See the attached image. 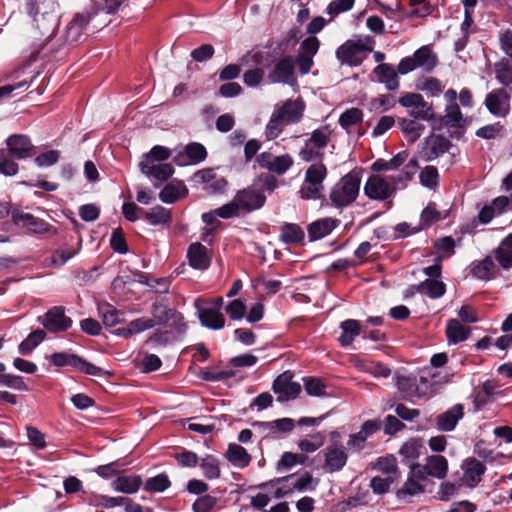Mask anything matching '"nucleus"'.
I'll return each instance as SVG.
<instances>
[{
  "mask_svg": "<svg viewBox=\"0 0 512 512\" xmlns=\"http://www.w3.org/2000/svg\"><path fill=\"white\" fill-rule=\"evenodd\" d=\"M472 25H473L472 11L471 10H467V11H465L464 21L461 24V30L463 32V35H462L461 38H459L455 42V50L456 51H461V50H463L465 48V46H466V44L468 42L469 34L473 30L472 29Z\"/></svg>",
  "mask_w": 512,
  "mask_h": 512,
  "instance_id": "57",
  "label": "nucleus"
},
{
  "mask_svg": "<svg viewBox=\"0 0 512 512\" xmlns=\"http://www.w3.org/2000/svg\"><path fill=\"white\" fill-rule=\"evenodd\" d=\"M418 88L428 95L435 97L442 93L444 86L441 81L434 77H425L419 80Z\"/></svg>",
  "mask_w": 512,
  "mask_h": 512,
  "instance_id": "55",
  "label": "nucleus"
},
{
  "mask_svg": "<svg viewBox=\"0 0 512 512\" xmlns=\"http://www.w3.org/2000/svg\"><path fill=\"white\" fill-rule=\"evenodd\" d=\"M199 319L203 326L219 330L225 325V317L218 309L202 308L199 310Z\"/></svg>",
  "mask_w": 512,
  "mask_h": 512,
  "instance_id": "33",
  "label": "nucleus"
},
{
  "mask_svg": "<svg viewBox=\"0 0 512 512\" xmlns=\"http://www.w3.org/2000/svg\"><path fill=\"white\" fill-rule=\"evenodd\" d=\"M216 503L217 499L215 497L204 495L194 502L192 509L194 512H212Z\"/></svg>",
  "mask_w": 512,
  "mask_h": 512,
  "instance_id": "63",
  "label": "nucleus"
},
{
  "mask_svg": "<svg viewBox=\"0 0 512 512\" xmlns=\"http://www.w3.org/2000/svg\"><path fill=\"white\" fill-rule=\"evenodd\" d=\"M471 329L462 325L457 319H450L446 324V336L449 343L457 344L465 341Z\"/></svg>",
  "mask_w": 512,
  "mask_h": 512,
  "instance_id": "37",
  "label": "nucleus"
},
{
  "mask_svg": "<svg viewBox=\"0 0 512 512\" xmlns=\"http://www.w3.org/2000/svg\"><path fill=\"white\" fill-rule=\"evenodd\" d=\"M464 416L462 404H455L452 408L436 417V427L440 431L449 432L455 429L458 421Z\"/></svg>",
  "mask_w": 512,
  "mask_h": 512,
  "instance_id": "21",
  "label": "nucleus"
},
{
  "mask_svg": "<svg viewBox=\"0 0 512 512\" xmlns=\"http://www.w3.org/2000/svg\"><path fill=\"white\" fill-rule=\"evenodd\" d=\"M234 200L240 212L249 213L260 209L266 200L263 193V186L254 182L251 186L236 193Z\"/></svg>",
  "mask_w": 512,
  "mask_h": 512,
  "instance_id": "6",
  "label": "nucleus"
},
{
  "mask_svg": "<svg viewBox=\"0 0 512 512\" xmlns=\"http://www.w3.org/2000/svg\"><path fill=\"white\" fill-rule=\"evenodd\" d=\"M363 120V111L359 108L353 107L345 110L339 117V125L347 132L350 128L361 123Z\"/></svg>",
  "mask_w": 512,
  "mask_h": 512,
  "instance_id": "49",
  "label": "nucleus"
},
{
  "mask_svg": "<svg viewBox=\"0 0 512 512\" xmlns=\"http://www.w3.org/2000/svg\"><path fill=\"white\" fill-rule=\"evenodd\" d=\"M374 468L382 472L385 477L398 480L400 473L397 466V460L393 455H386L377 459Z\"/></svg>",
  "mask_w": 512,
  "mask_h": 512,
  "instance_id": "42",
  "label": "nucleus"
},
{
  "mask_svg": "<svg viewBox=\"0 0 512 512\" xmlns=\"http://www.w3.org/2000/svg\"><path fill=\"white\" fill-rule=\"evenodd\" d=\"M396 192L395 185H391L389 179H385L380 175H371L365 185V195L373 200H386Z\"/></svg>",
  "mask_w": 512,
  "mask_h": 512,
  "instance_id": "14",
  "label": "nucleus"
},
{
  "mask_svg": "<svg viewBox=\"0 0 512 512\" xmlns=\"http://www.w3.org/2000/svg\"><path fill=\"white\" fill-rule=\"evenodd\" d=\"M7 146L11 155L17 159H24L31 156L33 145L30 139L25 135H12L7 141Z\"/></svg>",
  "mask_w": 512,
  "mask_h": 512,
  "instance_id": "26",
  "label": "nucleus"
},
{
  "mask_svg": "<svg viewBox=\"0 0 512 512\" xmlns=\"http://www.w3.org/2000/svg\"><path fill=\"white\" fill-rule=\"evenodd\" d=\"M421 447L418 440L411 439L401 446L399 453L408 462H413L419 457Z\"/></svg>",
  "mask_w": 512,
  "mask_h": 512,
  "instance_id": "58",
  "label": "nucleus"
},
{
  "mask_svg": "<svg viewBox=\"0 0 512 512\" xmlns=\"http://www.w3.org/2000/svg\"><path fill=\"white\" fill-rule=\"evenodd\" d=\"M203 476L208 480L218 479L221 475L220 460L213 455H206L200 460Z\"/></svg>",
  "mask_w": 512,
  "mask_h": 512,
  "instance_id": "43",
  "label": "nucleus"
},
{
  "mask_svg": "<svg viewBox=\"0 0 512 512\" xmlns=\"http://www.w3.org/2000/svg\"><path fill=\"white\" fill-rule=\"evenodd\" d=\"M462 469V481L469 487H475L481 481V477L485 472L484 464L475 458L464 461Z\"/></svg>",
  "mask_w": 512,
  "mask_h": 512,
  "instance_id": "24",
  "label": "nucleus"
},
{
  "mask_svg": "<svg viewBox=\"0 0 512 512\" xmlns=\"http://www.w3.org/2000/svg\"><path fill=\"white\" fill-rule=\"evenodd\" d=\"M38 6L36 0H26V10L27 13L34 17V21L36 22L37 29H39L42 35H47L45 43L37 50V54L41 55V57H47L50 52L45 51L46 46L52 41V36L54 35L57 19L54 15L43 12L41 15H38L37 12Z\"/></svg>",
  "mask_w": 512,
  "mask_h": 512,
  "instance_id": "3",
  "label": "nucleus"
},
{
  "mask_svg": "<svg viewBox=\"0 0 512 512\" xmlns=\"http://www.w3.org/2000/svg\"><path fill=\"white\" fill-rule=\"evenodd\" d=\"M324 443V436L317 433L311 436V439H302L298 443V447L302 452L313 453L318 450Z\"/></svg>",
  "mask_w": 512,
  "mask_h": 512,
  "instance_id": "60",
  "label": "nucleus"
},
{
  "mask_svg": "<svg viewBox=\"0 0 512 512\" xmlns=\"http://www.w3.org/2000/svg\"><path fill=\"white\" fill-rule=\"evenodd\" d=\"M171 482L168 475L165 473L158 474L154 477L148 478L145 482L144 488L149 492H163L170 486Z\"/></svg>",
  "mask_w": 512,
  "mask_h": 512,
  "instance_id": "54",
  "label": "nucleus"
},
{
  "mask_svg": "<svg viewBox=\"0 0 512 512\" xmlns=\"http://www.w3.org/2000/svg\"><path fill=\"white\" fill-rule=\"evenodd\" d=\"M151 313L152 318H150V320L153 322V327L155 325H162L171 321L170 326L178 329L179 331L185 329L182 315L162 302H155L152 305Z\"/></svg>",
  "mask_w": 512,
  "mask_h": 512,
  "instance_id": "13",
  "label": "nucleus"
},
{
  "mask_svg": "<svg viewBox=\"0 0 512 512\" xmlns=\"http://www.w3.org/2000/svg\"><path fill=\"white\" fill-rule=\"evenodd\" d=\"M444 125L452 128H461L465 126L466 119L464 118L459 105L447 104L445 107V113L442 117Z\"/></svg>",
  "mask_w": 512,
  "mask_h": 512,
  "instance_id": "41",
  "label": "nucleus"
},
{
  "mask_svg": "<svg viewBox=\"0 0 512 512\" xmlns=\"http://www.w3.org/2000/svg\"><path fill=\"white\" fill-rule=\"evenodd\" d=\"M359 174L352 171L344 175L331 189L330 200L336 207H345L353 203L360 190Z\"/></svg>",
  "mask_w": 512,
  "mask_h": 512,
  "instance_id": "1",
  "label": "nucleus"
},
{
  "mask_svg": "<svg viewBox=\"0 0 512 512\" xmlns=\"http://www.w3.org/2000/svg\"><path fill=\"white\" fill-rule=\"evenodd\" d=\"M418 170V161L415 158L410 159L403 167V169L395 174L389 176V181L391 185H395L396 189L399 185L403 187L406 186V183L411 181L413 176Z\"/></svg>",
  "mask_w": 512,
  "mask_h": 512,
  "instance_id": "40",
  "label": "nucleus"
},
{
  "mask_svg": "<svg viewBox=\"0 0 512 512\" xmlns=\"http://www.w3.org/2000/svg\"><path fill=\"white\" fill-rule=\"evenodd\" d=\"M400 105L411 108L410 116L415 119L433 120L434 112L432 105L426 102L421 94L407 93L399 99Z\"/></svg>",
  "mask_w": 512,
  "mask_h": 512,
  "instance_id": "9",
  "label": "nucleus"
},
{
  "mask_svg": "<svg viewBox=\"0 0 512 512\" xmlns=\"http://www.w3.org/2000/svg\"><path fill=\"white\" fill-rule=\"evenodd\" d=\"M340 224V220L333 217L318 219L309 224L307 231L311 241L319 240L329 235Z\"/></svg>",
  "mask_w": 512,
  "mask_h": 512,
  "instance_id": "23",
  "label": "nucleus"
},
{
  "mask_svg": "<svg viewBox=\"0 0 512 512\" xmlns=\"http://www.w3.org/2000/svg\"><path fill=\"white\" fill-rule=\"evenodd\" d=\"M493 256L498 262L499 266L508 270L512 267V236L509 234L499 244V246L493 250Z\"/></svg>",
  "mask_w": 512,
  "mask_h": 512,
  "instance_id": "30",
  "label": "nucleus"
},
{
  "mask_svg": "<svg viewBox=\"0 0 512 512\" xmlns=\"http://www.w3.org/2000/svg\"><path fill=\"white\" fill-rule=\"evenodd\" d=\"M331 139V130L328 126H323L314 130L310 139L307 141L317 149L325 148Z\"/></svg>",
  "mask_w": 512,
  "mask_h": 512,
  "instance_id": "53",
  "label": "nucleus"
},
{
  "mask_svg": "<svg viewBox=\"0 0 512 512\" xmlns=\"http://www.w3.org/2000/svg\"><path fill=\"white\" fill-rule=\"evenodd\" d=\"M287 124L280 118V116L273 111L269 122L265 128V136L268 140L277 138L283 131L284 126Z\"/></svg>",
  "mask_w": 512,
  "mask_h": 512,
  "instance_id": "56",
  "label": "nucleus"
},
{
  "mask_svg": "<svg viewBox=\"0 0 512 512\" xmlns=\"http://www.w3.org/2000/svg\"><path fill=\"white\" fill-rule=\"evenodd\" d=\"M274 483L277 485L275 490L276 498L285 497L293 491H312L315 489L317 484L309 472H305L299 477L289 475L287 477L278 478Z\"/></svg>",
  "mask_w": 512,
  "mask_h": 512,
  "instance_id": "5",
  "label": "nucleus"
},
{
  "mask_svg": "<svg viewBox=\"0 0 512 512\" xmlns=\"http://www.w3.org/2000/svg\"><path fill=\"white\" fill-rule=\"evenodd\" d=\"M295 61L291 56L281 58L269 73L268 78L272 83H292L294 78Z\"/></svg>",
  "mask_w": 512,
  "mask_h": 512,
  "instance_id": "18",
  "label": "nucleus"
},
{
  "mask_svg": "<svg viewBox=\"0 0 512 512\" xmlns=\"http://www.w3.org/2000/svg\"><path fill=\"white\" fill-rule=\"evenodd\" d=\"M399 126L410 142H415L425 129V126L416 119L403 118L399 121Z\"/></svg>",
  "mask_w": 512,
  "mask_h": 512,
  "instance_id": "45",
  "label": "nucleus"
},
{
  "mask_svg": "<svg viewBox=\"0 0 512 512\" xmlns=\"http://www.w3.org/2000/svg\"><path fill=\"white\" fill-rule=\"evenodd\" d=\"M420 182L423 186L433 188L437 186L439 180L438 170L434 166H426L420 172Z\"/></svg>",
  "mask_w": 512,
  "mask_h": 512,
  "instance_id": "61",
  "label": "nucleus"
},
{
  "mask_svg": "<svg viewBox=\"0 0 512 512\" xmlns=\"http://www.w3.org/2000/svg\"><path fill=\"white\" fill-rule=\"evenodd\" d=\"M95 14V12L90 11H83L75 14L67 27L66 40L69 43L78 42Z\"/></svg>",
  "mask_w": 512,
  "mask_h": 512,
  "instance_id": "19",
  "label": "nucleus"
},
{
  "mask_svg": "<svg viewBox=\"0 0 512 512\" xmlns=\"http://www.w3.org/2000/svg\"><path fill=\"white\" fill-rule=\"evenodd\" d=\"M413 60L416 67L422 68L426 72H430L437 65V56L428 46H422L413 54Z\"/></svg>",
  "mask_w": 512,
  "mask_h": 512,
  "instance_id": "39",
  "label": "nucleus"
},
{
  "mask_svg": "<svg viewBox=\"0 0 512 512\" xmlns=\"http://www.w3.org/2000/svg\"><path fill=\"white\" fill-rule=\"evenodd\" d=\"M325 472L334 473L342 470L347 463L348 453L346 448L340 443H332L323 451Z\"/></svg>",
  "mask_w": 512,
  "mask_h": 512,
  "instance_id": "12",
  "label": "nucleus"
},
{
  "mask_svg": "<svg viewBox=\"0 0 512 512\" xmlns=\"http://www.w3.org/2000/svg\"><path fill=\"white\" fill-rule=\"evenodd\" d=\"M327 173V168L323 163L310 165L305 172V179L299 190L300 197L305 200L320 199L323 196V182Z\"/></svg>",
  "mask_w": 512,
  "mask_h": 512,
  "instance_id": "2",
  "label": "nucleus"
},
{
  "mask_svg": "<svg viewBox=\"0 0 512 512\" xmlns=\"http://www.w3.org/2000/svg\"><path fill=\"white\" fill-rule=\"evenodd\" d=\"M292 373L285 371L273 383V390L278 394V401H287L295 398L301 392V385L292 381Z\"/></svg>",
  "mask_w": 512,
  "mask_h": 512,
  "instance_id": "16",
  "label": "nucleus"
},
{
  "mask_svg": "<svg viewBox=\"0 0 512 512\" xmlns=\"http://www.w3.org/2000/svg\"><path fill=\"white\" fill-rule=\"evenodd\" d=\"M450 147L451 142L446 137L431 134L425 139L421 154L426 161H433L446 153Z\"/></svg>",
  "mask_w": 512,
  "mask_h": 512,
  "instance_id": "17",
  "label": "nucleus"
},
{
  "mask_svg": "<svg viewBox=\"0 0 512 512\" xmlns=\"http://www.w3.org/2000/svg\"><path fill=\"white\" fill-rule=\"evenodd\" d=\"M207 157L206 148L200 143H190L185 147L184 153H179L174 161L178 165L196 164Z\"/></svg>",
  "mask_w": 512,
  "mask_h": 512,
  "instance_id": "25",
  "label": "nucleus"
},
{
  "mask_svg": "<svg viewBox=\"0 0 512 512\" xmlns=\"http://www.w3.org/2000/svg\"><path fill=\"white\" fill-rule=\"evenodd\" d=\"M511 97L512 88H496L486 95L484 105L492 115L505 118L511 110Z\"/></svg>",
  "mask_w": 512,
  "mask_h": 512,
  "instance_id": "7",
  "label": "nucleus"
},
{
  "mask_svg": "<svg viewBox=\"0 0 512 512\" xmlns=\"http://www.w3.org/2000/svg\"><path fill=\"white\" fill-rule=\"evenodd\" d=\"M307 456L303 453L285 452L276 464V470L280 473L291 470L296 465L306 462Z\"/></svg>",
  "mask_w": 512,
  "mask_h": 512,
  "instance_id": "44",
  "label": "nucleus"
},
{
  "mask_svg": "<svg viewBox=\"0 0 512 512\" xmlns=\"http://www.w3.org/2000/svg\"><path fill=\"white\" fill-rule=\"evenodd\" d=\"M304 239V232L297 224L286 223L281 227V240L285 243H299Z\"/></svg>",
  "mask_w": 512,
  "mask_h": 512,
  "instance_id": "51",
  "label": "nucleus"
},
{
  "mask_svg": "<svg viewBox=\"0 0 512 512\" xmlns=\"http://www.w3.org/2000/svg\"><path fill=\"white\" fill-rule=\"evenodd\" d=\"M305 105L301 100H286L275 107L274 112L287 124H293L303 116Z\"/></svg>",
  "mask_w": 512,
  "mask_h": 512,
  "instance_id": "20",
  "label": "nucleus"
},
{
  "mask_svg": "<svg viewBox=\"0 0 512 512\" xmlns=\"http://www.w3.org/2000/svg\"><path fill=\"white\" fill-rule=\"evenodd\" d=\"M397 387L399 391L403 394V398H409L419 395V388L416 382V378L409 376H398Z\"/></svg>",
  "mask_w": 512,
  "mask_h": 512,
  "instance_id": "52",
  "label": "nucleus"
},
{
  "mask_svg": "<svg viewBox=\"0 0 512 512\" xmlns=\"http://www.w3.org/2000/svg\"><path fill=\"white\" fill-rule=\"evenodd\" d=\"M50 360L56 367L70 366L87 375L101 377L106 374L102 368L73 353L56 352L50 356Z\"/></svg>",
  "mask_w": 512,
  "mask_h": 512,
  "instance_id": "4",
  "label": "nucleus"
},
{
  "mask_svg": "<svg viewBox=\"0 0 512 512\" xmlns=\"http://www.w3.org/2000/svg\"><path fill=\"white\" fill-rule=\"evenodd\" d=\"M256 162L261 168L278 175L286 173L294 164V160L291 155L284 154L275 156L271 152H262L258 154Z\"/></svg>",
  "mask_w": 512,
  "mask_h": 512,
  "instance_id": "15",
  "label": "nucleus"
},
{
  "mask_svg": "<svg viewBox=\"0 0 512 512\" xmlns=\"http://www.w3.org/2000/svg\"><path fill=\"white\" fill-rule=\"evenodd\" d=\"M46 337L44 330L37 329L31 332L25 340L19 345V352L23 355L29 354L37 347Z\"/></svg>",
  "mask_w": 512,
  "mask_h": 512,
  "instance_id": "50",
  "label": "nucleus"
},
{
  "mask_svg": "<svg viewBox=\"0 0 512 512\" xmlns=\"http://www.w3.org/2000/svg\"><path fill=\"white\" fill-rule=\"evenodd\" d=\"M141 484L142 479L139 475H120L112 482V487L117 492L133 494L139 490Z\"/></svg>",
  "mask_w": 512,
  "mask_h": 512,
  "instance_id": "32",
  "label": "nucleus"
},
{
  "mask_svg": "<svg viewBox=\"0 0 512 512\" xmlns=\"http://www.w3.org/2000/svg\"><path fill=\"white\" fill-rule=\"evenodd\" d=\"M38 320L50 332L57 333L68 330L72 326V319L65 314V308L55 306L49 309Z\"/></svg>",
  "mask_w": 512,
  "mask_h": 512,
  "instance_id": "11",
  "label": "nucleus"
},
{
  "mask_svg": "<svg viewBox=\"0 0 512 512\" xmlns=\"http://www.w3.org/2000/svg\"><path fill=\"white\" fill-rule=\"evenodd\" d=\"M186 193L187 190L183 184L169 183L160 191L159 198L164 203H174Z\"/></svg>",
  "mask_w": 512,
  "mask_h": 512,
  "instance_id": "48",
  "label": "nucleus"
},
{
  "mask_svg": "<svg viewBox=\"0 0 512 512\" xmlns=\"http://www.w3.org/2000/svg\"><path fill=\"white\" fill-rule=\"evenodd\" d=\"M496 80L504 87L512 84V58L502 57L493 65Z\"/></svg>",
  "mask_w": 512,
  "mask_h": 512,
  "instance_id": "38",
  "label": "nucleus"
},
{
  "mask_svg": "<svg viewBox=\"0 0 512 512\" xmlns=\"http://www.w3.org/2000/svg\"><path fill=\"white\" fill-rule=\"evenodd\" d=\"M412 289L418 293L425 294L432 299L440 298L446 292V285L438 279H426Z\"/></svg>",
  "mask_w": 512,
  "mask_h": 512,
  "instance_id": "36",
  "label": "nucleus"
},
{
  "mask_svg": "<svg viewBox=\"0 0 512 512\" xmlns=\"http://www.w3.org/2000/svg\"><path fill=\"white\" fill-rule=\"evenodd\" d=\"M369 51L371 49L367 48L362 41L348 40L337 49L336 56L342 63L357 66L363 62Z\"/></svg>",
  "mask_w": 512,
  "mask_h": 512,
  "instance_id": "8",
  "label": "nucleus"
},
{
  "mask_svg": "<svg viewBox=\"0 0 512 512\" xmlns=\"http://www.w3.org/2000/svg\"><path fill=\"white\" fill-rule=\"evenodd\" d=\"M373 74L380 83L385 85L387 90L394 91L399 87L397 71L393 65L381 63L374 68Z\"/></svg>",
  "mask_w": 512,
  "mask_h": 512,
  "instance_id": "27",
  "label": "nucleus"
},
{
  "mask_svg": "<svg viewBox=\"0 0 512 512\" xmlns=\"http://www.w3.org/2000/svg\"><path fill=\"white\" fill-rule=\"evenodd\" d=\"M410 472L403 486L396 492L398 499H406L410 496L422 494L425 486L422 482L426 480L423 475L422 465L410 464Z\"/></svg>",
  "mask_w": 512,
  "mask_h": 512,
  "instance_id": "10",
  "label": "nucleus"
},
{
  "mask_svg": "<svg viewBox=\"0 0 512 512\" xmlns=\"http://www.w3.org/2000/svg\"><path fill=\"white\" fill-rule=\"evenodd\" d=\"M225 457L233 466L238 468L247 467L252 460L247 450L236 443L229 444Z\"/></svg>",
  "mask_w": 512,
  "mask_h": 512,
  "instance_id": "31",
  "label": "nucleus"
},
{
  "mask_svg": "<svg viewBox=\"0 0 512 512\" xmlns=\"http://www.w3.org/2000/svg\"><path fill=\"white\" fill-rule=\"evenodd\" d=\"M99 313L102 317V321L104 325L108 327H113L117 325L120 321L119 312L116 308L111 306L110 304H102L99 306Z\"/></svg>",
  "mask_w": 512,
  "mask_h": 512,
  "instance_id": "59",
  "label": "nucleus"
},
{
  "mask_svg": "<svg viewBox=\"0 0 512 512\" xmlns=\"http://www.w3.org/2000/svg\"><path fill=\"white\" fill-rule=\"evenodd\" d=\"M471 272L473 276L480 280H490L496 276L498 270L492 257L487 256L481 261L474 262Z\"/></svg>",
  "mask_w": 512,
  "mask_h": 512,
  "instance_id": "34",
  "label": "nucleus"
},
{
  "mask_svg": "<svg viewBox=\"0 0 512 512\" xmlns=\"http://www.w3.org/2000/svg\"><path fill=\"white\" fill-rule=\"evenodd\" d=\"M12 219L16 225H22L34 233H44L48 231V223L34 217L30 213L16 211L12 213Z\"/></svg>",
  "mask_w": 512,
  "mask_h": 512,
  "instance_id": "28",
  "label": "nucleus"
},
{
  "mask_svg": "<svg viewBox=\"0 0 512 512\" xmlns=\"http://www.w3.org/2000/svg\"><path fill=\"white\" fill-rule=\"evenodd\" d=\"M189 264L194 269L205 270L210 266L209 250L199 242L192 243L187 250Z\"/></svg>",
  "mask_w": 512,
  "mask_h": 512,
  "instance_id": "22",
  "label": "nucleus"
},
{
  "mask_svg": "<svg viewBox=\"0 0 512 512\" xmlns=\"http://www.w3.org/2000/svg\"><path fill=\"white\" fill-rule=\"evenodd\" d=\"M341 335L338 337V341L341 346L346 347L352 344L355 337L361 333V325L359 321L354 319H347L340 323Z\"/></svg>",
  "mask_w": 512,
  "mask_h": 512,
  "instance_id": "35",
  "label": "nucleus"
},
{
  "mask_svg": "<svg viewBox=\"0 0 512 512\" xmlns=\"http://www.w3.org/2000/svg\"><path fill=\"white\" fill-rule=\"evenodd\" d=\"M499 45L506 58H512V30L506 29L499 34Z\"/></svg>",
  "mask_w": 512,
  "mask_h": 512,
  "instance_id": "64",
  "label": "nucleus"
},
{
  "mask_svg": "<svg viewBox=\"0 0 512 512\" xmlns=\"http://www.w3.org/2000/svg\"><path fill=\"white\" fill-rule=\"evenodd\" d=\"M151 225H164L171 221V212L162 206H155L144 212L143 216Z\"/></svg>",
  "mask_w": 512,
  "mask_h": 512,
  "instance_id": "46",
  "label": "nucleus"
},
{
  "mask_svg": "<svg viewBox=\"0 0 512 512\" xmlns=\"http://www.w3.org/2000/svg\"><path fill=\"white\" fill-rule=\"evenodd\" d=\"M153 328V322L150 318H137L129 322L127 327L119 329V335L128 338L134 334Z\"/></svg>",
  "mask_w": 512,
  "mask_h": 512,
  "instance_id": "47",
  "label": "nucleus"
},
{
  "mask_svg": "<svg viewBox=\"0 0 512 512\" xmlns=\"http://www.w3.org/2000/svg\"><path fill=\"white\" fill-rule=\"evenodd\" d=\"M422 469L426 479L428 476L443 479L447 474L448 462L444 456L433 455L427 458V463L422 465Z\"/></svg>",
  "mask_w": 512,
  "mask_h": 512,
  "instance_id": "29",
  "label": "nucleus"
},
{
  "mask_svg": "<svg viewBox=\"0 0 512 512\" xmlns=\"http://www.w3.org/2000/svg\"><path fill=\"white\" fill-rule=\"evenodd\" d=\"M354 2L355 0H334L327 6V13L333 18L352 9Z\"/></svg>",
  "mask_w": 512,
  "mask_h": 512,
  "instance_id": "62",
  "label": "nucleus"
}]
</instances>
